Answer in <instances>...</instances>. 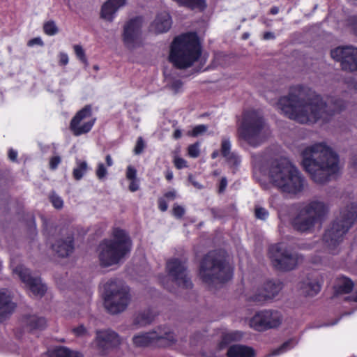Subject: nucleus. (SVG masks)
Masks as SVG:
<instances>
[{
  "instance_id": "obj_1",
  "label": "nucleus",
  "mask_w": 357,
  "mask_h": 357,
  "mask_svg": "<svg viewBox=\"0 0 357 357\" xmlns=\"http://www.w3.org/2000/svg\"><path fill=\"white\" fill-rule=\"evenodd\" d=\"M277 105L290 119L300 123H314L319 120L329 121L345 108L346 103L338 98H331L327 102H324L312 89L297 86L291 88L287 96L281 97Z\"/></svg>"
},
{
  "instance_id": "obj_2",
  "label": "nucleus",
  "mask_w": 357,
  "mask_h": 357,
  "mask_svg": "<svg viewBox=\"0 0 357 357\" xmlns=\"http://www.w3.org/2000/svg\"><path fill=\"white\" fill-rule=\"evenodd\" d=\"M301 156L303 168L317 183H327L340 169L338 155L326 142L307 146Z\"/></svg>"
},
{
  "instance_id": "obj_3",
  "label": "nucleus",
  "mask_w": 357,
  "mask_h": 357,
  "mask_svg": "<svg viewBox=\"0 0 357 357\" xmlns=\"http://www.w3.org/2000/svg\"><path fill=\"white\" fill-rule=\"evenodd\" d=\"M268 174L270 182L283 192L296 195L303 190L304 178L287 158L273 160Z\"/></svg>"
},
{
  "instance_id": "obj_4",
  "label": "nucleus",
  "mask_w": 357,
  "mask_h": 357,
  "mask_svg": "<svg viewBox=\"0 0 357 357\" xmlns=\"http://www.w3.org/2000/svg\"><path fill=\"white\" fill-rule=\"evenodd\" d=\"M328 210L325 202L317 199L300 204L291 218V225L299 233L311 234L317 224H321Z\"/></svg>"
},
{
  "instance_id": "obj_5",
  "label": "nucleus",
  "mask_w": 357,
  "mask_h": 357,
  "mask_svg": "<svg viewBox=\"0 0 357 357\" xmlns=\"http://www.w3.org/2000/svg\"><path fill=\"white\" fill-rule=\"evenodd\" d=\"M202 54V47L195 33L177 36L171 45L169 59L177 68L190 67Z\"/></svg>"
},
{
  "instance_id": "obj_6",
  "label": "nucleus",
  "mask_w": 357,
  "mask_h": 357,
  "mask_svg": "<svg viewBox=\"0 0 357 357\" xmlns=\"http://www.w3.org/2000/svg\"><path fill=\"white\" fill-rule=\"evenodd\" d=\"M233 271L222 250L208 252L200 262L199 276L206 284L223 283L232 277Z\"/></svg>"
},
{
  "instance_id": "obj_7",
  "label": "nucleus",
  "mask_w": 357,
  "mask_h": 357,
  "mask_svg": "<svg viewBox=\"0 0 357 357\" xmlns=\"http://www.w3.org/2000/svg\"><path fill=\"white\" fill-rule=\"evenodd\" d=\"M357 220V204L351 202L340 211L339 215L326 230L323 241L329 252L337 253V248L342 242L344 235Z\"/></svg>"
},
{
  "instance_id": "obj_8",
  "label": "nucleus",
  "mask_w": 357,
  "mask_h": 357,
  "mask_svg": "<svg viewBox=\"0 0 357 357\" xmlns=\"http://www.w3.org/2000/svg\"><path fill=\"white\" fill-rule=\"evenodd\" d=\"M132 248V242L127 233L120 229L114 231L112 239H105L99 245L98 258L102 267L119 264Z\"/></svg>"
},
{
  "instance_id": "obj_9",
  "label": "nucleus",
  "mask_w": 357,
  "mask_h": 357,
  "mask_svg": "<svg viewBox=\"0 0 357 357\" xmlns=\"http://www.w3.org/2000/svg\"><path fill=\"white\" fill-rule=\"evenodd\" d=\"M239 132L241 137L253 147L261 144L269 134L263 116L255 110L243 113Z\"/></svg>"
},
{
  "instance_id": "obj_10",
  "label": "nucleus",
  "mask_w": 357,
  "mask_h": 357,
  "mask_svg": "<svg viewBox=\"0 0 357 357\" xmlns=\"http://www.w3.org/2000/svg\"><path fill=\"white\" fill-rule=\"evenodd\" d=\"M130 301L128 287L121 280H109L105 284V307L113 314L124 311Z\"/></svg>"
},
{
  "instance_id": "obj_11",
  "label": "nucleus",
  "mask_w": 357,
  "mask_h": 357,
  "mask_svg": "<svg viewBox=\"0 0 357 357\" xmlns=\"http://www.w3.org/2000/svg\"><path fill=\"white\" fill-rule=\"evenodd\" d=\"M273 266L280 271H291L296 268L301 257L287 249L284 243L271 245L268 249Z\"/></svg>"
},
{
  "instance_id": "obj_12",
  "label": "nucleus",
  "mask_w": 357,
  "mask_h": 357,
  "mask_svg": "<svg viewBox=\"0 0 357 357\" xmlns=\"http://www.w3.org/2000/svg\"><path fill=\"white\" fill-rule=\"evenodd\" d=\"M175 340L174 333L167 328H158L148 333H138L132 338L133 344L138 347H145L152 344L165 347L172 344Z\"/></svg>"
},
{
  "instance_id": "obj_13",
  "label": "nucleus",
  "mask_w": 357,
  "mask_h": 357,
  "mask_svg": "<svg viewBox=\"0 0 357 357\" xmlns=\"http://www.w3.org/2000/svg\"><path fill=\"white\" fill-rule=\"evenodd\" d=\"M166 270L168 276L172 278V282L178 287L183 289L192 287L191 279L188 274L185 260L178 258L170 259L166 263Z\"/></svg>"
},
{
  "instance_id": "obj_14",
  "label": "nucleus",
  "mask_w": 357,
  "mask_h": 357,
  "mask_svg": "<svg viewBox=\"0 0 357 357\" xmlns=\"http://www.w3.org/2000/svg\"><path fill=\"white\" fill-rule=\"evenodd\" d=\"M283 318L280 312L273 310H264L257 312L250 320V326L257 331L278 327Z\"/></svg>"
},
{
  "instance_id": "obj_15",
  "label": "nucleus",
  "mask_w": 357,
  "mask_h": 357,
  "mask_svg": "<svg viewBox=\"0 0 357 357\" xmlns=\"http://www.w3.org/2000/svg\"><path fill=\"white\" fill-rule=\"evenodd\" d=\"M96 118L92 116L91 106L87 105L78 111L72 119L70 129L75 136L88 133L93 128Z\"/></svg>"
},
{
  "instance_id": "obj_16",
  "label": "nucleus",
  "mask_w": 357,
  "mask_h": 357,
  "mask_svg": "<svg viewBox=\"0 0 357 357\" xmlns=\"http://www.w3.org/2000/svg\"><path fill=\"white\" fill-rule=\"evenodd\" d=\"M142 19L139 17L131 19L125 24L123 41L127 48L133 50L142 44Z\"/></svg>"
},
{
  "instance_id": "obj_17",
  "label": "nucleus",
  "mask_w": 357,
  "mask_h": 357,
  "mask_svg": "<svg viewBox=\"0 0 357 357\" xmlns=\"http://www.w3.org/2000/svg\"><path fill=\"white\" fill-rule=\"evenodd\" d=\"M331 57L340 61L343 70L357 71V48L352 46L338 47L331 52Z\"/></svg>"
},
{
  "instance_id": "obj_18",
  "label": "nucleus",
  "mask_w": 357,
  "mask_h": 357,
  "mask_svg": "<svg viewBox=\"0 0 357 357\" xmlns=\"http://www.w3.org/2000/svg\"><path fill=\"white\" fill-rule=\"evenodd\" d=\"M96 349L102 354H106L116 349L121 344L119 335L114 331L107 329L98 331L95 340Z\"/></svg>"
},
{
  "instance_id": "obj_19",
  "label": "nucleus",
  "mask_w": 357,
  "mask_h": 357,
  "mask_svg": "<svg viewBox=\"0 0 357 357\" xmlns=\"http://www.w3.org/2000/svg\"><path fill=\"white\" fill-rule=\"evenodd\" d=\"M13 273L19 276L21 281L29 288L33 295L42 296L45 294L46 287L42 284L40 278L31 276L28 268L20 265L13 269Z\"/></svg>"
},
{
  "instance_id": "obj_20",
  "label": "nucleus",
  "mask_w": 357,
  "mask_h": 357,
  "mask_svg": "<svg viewBox=\"0 0 357 357\" xmlns=\"http://www.w3.org/2000/svg\"><path fill=\"white\" fill-rule=\"evenodd\" d=\"M283 284L280 281L268 280L265 282L261 288L250 296L249 300L261 303L268 300L273 299L282 289Z\"/></svg>"
},
{
  "instance_id": "obj_21",
  "label": "nucleus",
  "mask_w": 357,
  "mask_h": 357,
  "mask_svg": "<svg viewBox=\"0 0 357 357\" xmlns=\"http://www.w3.org/2000/svg\"><path fill=\"white\" fill-rule=\"evenodd\" d=\"M172 26V18L167 12H162L157 15L150 26V30L155 33L167 32Z\"/></svg>"
},
{
  "instance_id": "obj_22",
  "label": "nucleus",
  "mask_w": 357,
  "mask_h": 357,
  "mask_svg": "<svg viewBox=\"0 0 357 357\" xmlns=\"http://www.w3.org/2000/svg\"><path fill=\"white\" fill-rule=\"evenodd\" d=\"M15 305L12 302L8 291L0 290V322L6 320L14 311Z\"/></svg>"
},
{
  "instance_id": "obj_23",
  "label": "nucleus",
  "mask_w": 357,
  "mask_h": 357,
  "mask_svg": "<svg viewBox=\"0 0 357 357\" xmlns=\"http://www.w3.org/2000/svg\"><path fill=\"white\" fill-rule=\"evenodd\" d=\"M126 0H107L102 6L101 17L112 21L118 9L125 5Z\"/></svg>"
},
{
  "instance_id": "obj_24",
  "label": "nucleus",
  "mask_w": 357,
  "mask_h": 357,
  "mask_svg": "<svg viewBox=\"0 0 357 357\" xmlns=\"http://www.w3.org/2000/svg\"><path fill=\"white\" fill-rule=\"evenodd\" d=\"M299 288L302 294L314 296L320 291L321 284L317 278H307L301 282Z\"/></svg>"
},
{
  "instance_id": "obj_25",
  "label": "nucleus",
  "mask_w": 357,
  "mask_h": 357,
  "mask_svg": "<svg viewBox=\"0 0 357 357\" xmlns=\"http://www.w3.org/2000/svg\"><path fill=\"white\" fill-rule=\"evenodd\" d=\"M53 250L60 257L68 256L73 250V237L68 236L65 240H59L52 245Z\"/></svg>"
},
{
  "instance_id": "obj_26",
  "label": "nucleus",
  "mask_w": 357,
  "mask_h": 357,
  "mask_svg": "<svg viewBox=\"0 0 357 357\" xmlns=\"http://www.w3.org/2000/svg\"><path fill=\"white\" fill-rule=\"evenodd\" d=\"M255 351L252 347L243 344H233L227 352V357H255Z\"/></svg>"
},
{
  "instance_id": "obj_27",
  "label": "nucleus",
  "mask_w": 357,
  "mask_h": 357,
  "mask_svg": "<svg viewBox=\"0 0 357 357\" xmlns=\"http://www.w3.org/2000/svg\"><path fill=\"white\" fill-rule=\"evenodd\" d=\"M23 323L29 331L36 329L42 330L45 328L47 321L44 317L33 314L25 317L23 319Z\"/></svg>"
},
{
  "instance_id": "obj_28",
  "label": "nucleus",
  "mask_w": 357,
  "mask_h": 357,
  "mask_svg": "<svg viewBox=\"0 0 357 357\" xmlns=\"http://www.w3.org/2000/svg\"><path fill=\"white\" fill-rule=\"evenodd\" d=\"M47 356L48 357H82L80 353L70 351L63 347H56L52 350L48 351Z\"/></svg>"
},
{
  "instance_id": "obj_29",
  "label": "nucleus",
  "mask_w": 357,
  "mask_h": 357,
  "mask_svg": "<svg viewBox=\"0 0 357 357\" xmlns=\"http://www.w3.org/2000/svg\"><path fill=\"white\" fill-rule=\"evenodd\" d=\"M126 178L130 181L128 189L130 192H136L139 189V181L137 177V169L132 165H129L126 168Z\"/></svg>"
},
{
  "instance_id": "obj_30",
  "label": "nucleus",
  "mask_w": 357,
  "mask_h": 357,
  "mask_svg": "<svg viewBox=\"0 0 357 357\" xmlns=\"http://www.w3.org/2000/svg\"><path fill=\"white\" fill-rule=\"evenodd\" d=\"M354 287L353 282L346 277L338 278L335 285V291L337 294L349 293Z\"/></svg>"
},
{
  "instance_id": "obj_31",
  "label": "nucleus",
  "mask_w": 357,
  "mask_h": 357,
  "mask_svg": "<svg viewBox=\"0 0 357 357\" xmlns=\"http://www.w3.org/2000/svg\"><path fill=\"white\" fill-rule=\"evenodd\" d=\"M243 337V333L240 331H233L225 333L222 335V340L218 344L219 349H224L232 341L240 340Z\"/></svg>"
},
{
  "instance_id": "obj_32",
  "label": "nucleus",
  "mask_w": 357,
  "mask_h": 357,
  "mask_svg": "<svg viewBox=\"0 0 357 357\" xmlns=\"http://www.w3.org/2000/svg\"><path fill=\"white\" fill-rule=\"evenodd\" d=\"M154 317L155 314L150 310H148L139 313L136 316L134 323L135 325H139L140 326H146L151 323Z\"/></svg>"
},
{
  "instance_id": "obj_33",
  "label": "nucleus",
  "mask_w": 357,
  "mask_h": 357,
  "mask_svg": "<svg viewBox=\"0 0 357 357\" xmlns=\"http://www.w3.org/2000/svg\"><path fill=\"white\" fill-rule=\"evenodd\" d=\"M88 169L86 162L78 160L77 161V166L73 169V175L75 180H80L86 174Z\"/></svg>"
},
{
  "instance_id": "obj_34",
  "label": "nucleus",
  "mask_w": 357,
  "mask_h": 357,
  "mask_svg": "<svg viewBox=\"0 0 357 357\" xmlns=\"http://www.w3.org/2000/svg\"><path fill=\"white\" fill-rule=\"evenodd\" d=\"M208 130V126L204 124H200L195 126L190 131H188V135L197 137L199 135L204 134Z\"/></svg>"
},
{
  "instance_id": "obj_35",
  "label": "nucleus",
  "mask_w": 357,
  "mask_h": 357,
  "mask_svg": "<svg viewBox=\"0 0 357 357\" xmlns=\"http://www.w3.org/2000/svg\"><path fill=\"white\" fill-rule=\"evenodd\" d=\"M294 347L293 340H289L282 344L279 348L273 350L270 356H277L282 354Z\"/></svg>"
},
{
  "instance_id": "obj_36",
  "label": "nucleus",
  "mask_w": 357,
  "mask_h": 357,
  "mask_svg": "<svg viewBox=\"0 0 357 357\" xmlns=\"http://www.w3.org/2000/svg\"><path fill=\"white\" fill-rule=\"evenodd\" d=\"M43 30L44 32L48 36H54L59 31L58 27L54 21H48L45 23L43 26Z\"/></svg>"
},
{
  "instance_id": "obj_37",
  "label": "nucleus",
  "mask_w": 357,
  "mask_h": 357,
  "mask_svg": "<svg viewBox=\"0 0 357 357\" xmlns=\"http://www.w3.org/2000/svg\"><path fill=\"white\" fill-rule=\"evenodd\" d=\"M231 144L230 139L227 137H222L221 141V154L223 157L228 155L231 153Z\"/></svg>"
},
{
  "instance_id": "obj_38",
  "label": "nucleus",
  "mask_w": 357,
  "mask_h": 357,
  "mask_svg": "<svg viewBox=\"0 0 357 357\" xmlns=\"http://www.w3.org/2000/svg\"><path fill=\"white\" fill-rule=\"evenodd\" d=\"M188 153L190 157L193 158L199 157L200 154V144L195 142L190 144L188 148Z\"/></svg>"
},
{
  "instance_id": "obj_39",
  "label": "nucleus",
  "mask_w": 357,
  "mask_h": 357,
  "mask_svg": "<svg viewBox=\"0 0 357 357\" xmlns=\"http://www.w3.org/2000/svg\"><path fill=\"white\" fill-rule=\"evenodd\" d=\"M75 54L77 58L80 60L82 63L87 64V59L86 57L85 52L82 47L79 45H75L73 46Z\"/></svg>"
},
{
  "instance_id": "obj_40",
  "label": "nucleus",
  "mask_w": 357,
  "mask_h": 357,
  "mask_svg": "<svg viewBox=\"0 0 357 357\" xmlns=\"http://www.w3.org/2000/svg\"><path fill=\"white\" fill-rule=\"evenodd\" d=\"M227 162L233 166H238L241 163L240 157L235 153L232 152L228 155L224 157Z\"/></svg>"
},
{
  "instance_id": "obj_41",
  "label": "nucleus",
  "mask_w": 357,
  "mask_h": 357,
  "mask_svg": "<svg viewBox=\"0 0 357 357\" xmlns=\"http://www.w3.org/2000/svg\"><path fill=\"white\" fill-rule=\"evenodd\" d=\"M255 215L257 218L265 220L268 217V211L263 207L256 206L255 210Z\"/></svg>"
},
{
  "instance_id": "obj_42",
  "label": "nucleus",
  "mask_w": 357,
  "mask_h": 357,
  "mask_svg": "<svg viewBox=\"0 0 357 357\" xmlns=\"http://www.w3.org/2000/svg\"><path fill=\"white\" fill-rule=\"evenodd\" d=\"M50 201L53 206L57 208L60 209L63 207V202L62 199L58 196L57 195L52 194L50 197Z\"/></svg>"
},
{
  "instance_id": "obj_43",
  "label": "nucleus",
  "mask_w": 357,
  "mask_h": 357,
  "mask_svg": "<svg viewBox=\"0 0 357 357\" xmlns=\"http://www.w3.org/2000/svg\"><path fill=\"white\" fill-rule=\"evenodd\" d=\"M145 148V143L142 137H139L134 149V153L136 155L141 154Z\"/></svg>"
},
{
  "instance_id": "obj_44",
  "label": "nucleus",
  "mask_w": 357,
  "mask_h": 357,
  "mask_svg": "<svg viewBox=\"0 0 357 357\" xmlns=\"http://www.w3.org/2000/svg\"><path fill=\"white\" fill-rule=\"evenodd\" d=\"M96 174L99 179H102L106 176L107 171L102 163H98Z\"/></svg>"
},
{
  "instance_id": "obj_45",
  "label": "nucleus",
  "mask_w": 357,
  "mask_h": 357,
  "mask_svg": "<svg viewBox=\"0 0 357 357\" xmlns=\"http://www.w3.org/2000/svg\"><path fill=\"white\" fill-rule=\"evenodd\" d=\"M185 208L181 206H179L176 204H175L174 205V207H173V215L176 218H181L183 215L185 214Z\"/></svg>"
},
{
  "instance_id": "obj_46",
  "label": "nucleus",
  "mask_w": 357,
  "mask_h": 357,
  "mask_svg": "<svg viewBox=\"0 0 357 357\" xmlns=\"http://www.w3.org/2000/svg\"><path fill=\"white\" fill-rule=\"evenodd\" d=\"M175 167L178 169H183L187 167V162L183 158L176 157L174 160Z\"/></svg>"
},
{
  "instance_id": "obj_47",
  "label": "nucleus",
  "mask_w": 357,
  "mask_h": 357,
  "mask_svg": "<svg viewBox=\"0 0 357 357\" xmlns=\"http://www.w3.org/2000/svg\"><path fill=\"white\" fill-rule=\"evenodd\" d=\"M182 86H183V83L180 79H175L172 82V83L169 85V87L175 93H177L180 91Z\"/></svg>"
},
{
  "instance_id": "obj_48",
  "label": "nucleus",
  "mask_w": 357,
  "mask_h": 357,
  "mask_svg": "<svg viewBox=\"0 0 357 357\" xmlns=\"http://www.w3.org/2000/svg\"><path fill=\"white\" fill-rule=\"evenodd\" d=\"M61 160L59 156H54L50 160V168L51 169H56L58 165L60 164Z\"/></svg>"
},
{
  "instance_id": "obj_49",
  "label": "nucleus",
  "mask_w": 357,
  "mask_h": 357,
  "mask_svg": "<svg viewBox=\"0 0 357 357\" xmlns=\"http://www.w3.org/2000/svg\"><path fill=\"white\" fill-rule=\"evenodd\" d=\"M348 23L351 29L354 31V32L357 34V15L351 16L348 19Z\"/></svg>"
},
{
  "instance_id": "obj_50",
  "label": "nucleus",
  "mask_w": 357,
  "mask_h": 357,
  "mask_svg": "<svg viewBox=\"0 0 357 357\" xmlns=\"http://www.w3.org/2000/svg\"><path fill=\"white\" fill-rule=\"evenodd\" d=\"M59 63L60 66H66L68 63L69 59L68 56L65 52H60L59 54Z\"/></svg>"
},
{
  "instance_id": "obj_51",
  "label": "nucleus",
  "mask_w": 357,
  "mask_h": 357,
  "mask_svg": "<svg viewBox=\"0 0 357 357\" xmlns=\"http://www.w3.org/2000/svg\"><path fill=\"white\" fill-rule=\"evenodd\" d=\"M227 186V179L226 177H222L220 181L218 193L221 194L225 192Z\"/></svg>"
},
{
  "instance_id": "obj_52",
  "label": "nucleus",
  "mask_w": 357,
  "mask_h": 357,
  "mask_svg": "<svg viewBox=\"0 0 357 357\" xmlns=\"http://www.w3.org/2000/svg\"><path fill=\"white\" fill-rule=\"evenodd\" d=\"M158 203V208L161 211L164 212L167 210L168 204L164 198H162V197L159 198Z\"/></svg>"
},
{
  "instance_id": "obj_53",
  "label": "nucleus",
  "mask_w": 357,
  "mask_h": 357,
  "mask_svg": "<svg viewBox=\"0 0 357 357\" xmlns=\"http://www.w3.org/2000/svg\"><path fill=\"white\" fill-rule=\"evenodd\" d=\"M17 151L14 150L13 149H10L8 151V158L13 162L17 161Z\"/></svg>"
},
{
  "instance_id": "obj_54",
  "label": "nucleus",
  "mask_w": 357,
  "mask_h": 357,
  "mask_svg": "<svg viewBox=\"0 0 357 357\" xmlns=\"http://www.w3.org/2000/svg\"><path fill=\"white\" fill-rule=\"evenodd\" d=\"M28 46H33L35 45H43V43L42 41V40L40 39V38H34L31 40H30L29 42H28Z\"/></svg>"
},
{
  "instance_id": "obj_55",
  "label": "nucleus",
  "mask_w": 357,
  "mask_h": 357,
  "mask_svg": "<svg viewBox=\"0 0 357 357\" xmlns=\"http://www.w3.org/2000/svg\"><path fill=\"white\" fill-rule=\"evenodd\" d=\"M164 196L165 198H167L168 199L174 200L176 197V191L175 190L169 191V192H166L164 195Z\"/></svg>"
},
{
  "instance_id": "obj_56",
  "label": "nucleus",
  "mask_w": 357,
  "mask_h": 357,
  "mask_svg": "<svg viewBox=\"0 0 357 357\" xmlns=\"http://www.w3.org/2000/svg\"><path fill=\"white\" fill-rule=\"evenodd\" d=\"M85 332H86V328L83 326H80L74 329V333L77 335H84L85 333Z\"/></svg>"
},
{
  "instance_id": "obj_57",
  "label": "nucleus",
  "mask_w": 357,
  "mask_h": 357,
  "mask_svg": "<svg viewBox=\"0 0 357 357\" xmlns=\"http://www.w3.org/2000/svg\"><path fill=\"white\" fill-rule=\"evenodd\" d=\"M345 300L349 302L357 303V289L352 296H349L345 298Z\"/></svg>"
},
{
  "instance_id": "obj_58",
  "label": "nucleus",
  "mask_w": 357,
  "mask_h": 357,
  "mask_svg": "<svg viewBox=\"0 0 357 357\" xmlns=\"http://www.w3.org/2000/svg\"><path fill=\"white\" fill-rule=\"evenodd\" d=\"M181 135H182V132H181V130H179V129H176L174 132V134H173V137L175 139H178L181 138Z\"/></svg>"
},
{
  "instance_id": "obj_59",
  "label": "nucleus",
  "mask_w": 357,
  "mask_h": 357,
  "mask_svg": "<svg viewBox=\"0 0 357 357\" xmlns=\"http://www.w3.org/2000/svg\"><path fill=\"white\" fill-rule=\"evenodd\" d=\"M107 165L111 167L113 165V160L110 155H107L105 157Z\"/></svg>"
},
{
  "instance_id": "obj_60",
  "label": "nucleus",
  "mask_w": 357,
  "mask_h": 357,
  "mask_svg": "<svg viewBox=\"0 0 357 357\" xmlns=\"http://www.w3.org/2000/svg\"><path fill=\"white\" fill-rule=\"evenodd\" d=\"M165 178L168 181H171L173 178V173L170 170H167L165 173Z\"/></svg>"
},
{
  "instance_id": "obj_61",
  "label": "nucleus",
  "mask_w": 357,
  "mask_h": 357,
  "mask_svg": "<svg viewBox=\"0 0 357 357\" xmlns=\"http://www.w3.org/2000/svg\"><path fill=\"white\" fill-rule=\"evenodd\" d=\"M264 38L265 40L273 39L274 38V35L271 32H266L264 35Z\"/></svg>"
},
{
  "instance_id": "obj_62",
  "label": "nucleus",
  "mask_w": 357,
  "mask_h": 357,
  "mask_svg": "<svg viewBox=\"0 0 357 357\" xmlns=\"http://www.w3.org/2000/svg\"><path fill=\"white\" fill-rule=\"evenodd\" d=\"M279 12V8L277 6H273L270 10V13L272 15H276Z\"/></svg>"
},
{
  "instance_id": "obj_63",
  "label": "nucleus",
  "mask_w": 357,
  "mask_h": 357,
  "mask_svg": "<svg viewBox=\"0 0 357 357\" xmlns=\"http://www.w3.org/2000/svg\"><path fill=\"white\" fill-rule=\"evenodd\" d=\"M162 285L164 286L165 288L168 289L169 291H173V289L170 286H169V284L167 283H165L164 282H162Z\"/></svg>"
},
{
  "instance_id": "obj_64",
  "label": "nucleus",
  "mask_w": 357,
  "mask_h": 357,
  "mask_svg": "<svg viewBox=\"0 0 357 357\" xmlns=\"http://www.w3.org/2000/svg\"><path fill=\"white\" fill-rule=\"evenodd\" d=\"M192 185H193L194 186H195L196 188H199V189H201V188H202V185H200L199 183H197V182H196V181H192Z\"/></svg>"
}]
</instances>
